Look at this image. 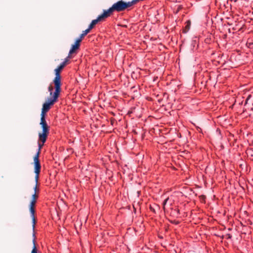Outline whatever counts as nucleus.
Returning <instances> with one entry per match:
<instances>
[{
  "instance_id": "2",
  "label": "nucleus",
  "mask_w": 253,
  "mask_h": 253,
  "mask_svg": "<svg viewBox=\"0 0 253 253\" xmlns=\"http://www.w3.org/2000/svg\"><path fill=\"white\" fill-rule=\"evenodd\" d=\"M61 91V88L55 87V91L53 93L52 98L48 99V101L43 103L42 105L41 117H45L46 113L50 110L51 106L58 101Z\"/></svg>"
},
{
  "instance_id": "6",
  "label": "nucleus",
  "mask_w": 253,
  "mask_h": 253,
  "mask_svg": "<svg viewBox=\"0 0 253 253\" xmlns=\"http://www.w3.org/2000/svg\"><path fill=\"white\" fill-rule=\"evenodd\" d=\"M39 156L38 154H36L34 158L35 173L37 172H41V165L39 160Z\"/></svg>"
},
{
  "instance_id": "21",
  "label": "nucleus",
  "mask_w": 253,
  "mask_h": 253,
  "mask_svg": "<svg viewBox=\"0 0 253 253\" xmlns=\"http://www.w3.org/2000/svg\"><path fill=\"white\" fill-rule=\"evenodd\" d=\"M248 100H249V97H248V98L246 100V104L247 103V101H248Z\"/></svg>"
},
{
  "instance_id": "22",
  "label": "nucleus",
  "mask_w": 253,
  "mask_h": 253,
  "mask_svg": "<svg viewBox=\"0 0 253 253\" xmlns=\"http://www.w3.org/2000/svg\"><path fill=\"white\" fill-rule=\"evenodd\" d=\"M171 222L173 223H175V224H177L178 223V222Z\"/></svg>"
},
{
  "instance_id": "16",
  "label": "nucleus",
  "mask_w": 253,
  "mask_h": 253,
  "mask_svg": "<svg viewBox=\"0 0 253 253\" xmlns=\"http://www.w3.org/2000/svg\"><path fill=\"white\" fill-rule=\"evenodd\" d=\"M48 91L50 92V95H53V94H52V91H53V87H52V86L51 85H50L48 86Z\"/></svg>"
},
{
  "instance_id": "9",
  "label": "nucleus",
  "mask_w": 253,
  "mask_h": 253,
  "mask_svg": "<svg viewBox=\"0 0 253 253\" xmlns=\"http://www.w3.org/2000/svg\"><path fill=\"white\" fill-rule=\"evenodd\" d=\"M169 214L170 216L173 217H178L179 215V210L176 207H175L174 209L171 208Z\"/></svg>"
},
{
  "instance_id": "24",
  "label": "nucleus",
  "mask_w": 253,
  "mask_h": 253,
  "mask_svg": "<svg viewBox=\"0 0 253 253\" xmlns=\"http://www.w3.org/2000/svg\"><path fill=\"white\" fill-rule=\"evenodd\" d=\"M171 222L173 223H175V224H177L178 223V222Z\"/></svg>"
},
{
  "instance_id": "26",
  "label": "nucleus",
  "mask_w": 253,
  "mask_h": 253,
  "mask_svg": "<svg viewBox=\"0 0 253 253\" xmlns=\"http://www.w3.org/2000/svg\"><path fill=\"white\" fill-rule=\"evenodd\" d=\"M252 143V145H253V140Z\"/></svg>"
},
{
  "instance_id": "18",
  "label": "nucleus",
  "mask_w": 253,
  "mask_h": 253,
  "mask_svg": "<svg viewBox=\"0 0 253 253\" xmlns=\"http://www.w3.org/2000/svg\"><path fill=\"white\" fill-rule=\"evenodd\" d=\"M34 191H35V193H37V194H39V189L38 187V185H37L36 184V185L34 187Z\"/></svg>"
},
{
  "instance_id": "20",
  "label": "nucleus",
  "mask_w": 253,
  "mask_h": 253,
  "mask_svg": "<svg viewBox=\"0 0 253 253\" xmlns=\"http://www.w3.org/2000/svg\"><path fill=\"white\" fill-rule=\"evenodd\" d=\"M196 128H197V130L199 132H200V133H202V129L199 127V126H196Z\"/></svg>"
},
{
  "instance_id": "23",
  "label": "nucleus",
  "mask_w": 253,
  "mask_h": 253,
  "mask_svg": "<svg viewBox=\"0 0 253 253\" xmlns=\"http://www.w3.org/2000/svg\"><path fill=\"white\" fill-rule=\"evenodd\" d=\"M171 222L173 223H175V224H177L178 223V222Z\"/></svg>"
},
{
  "instance_id": "13",
  "label": "nucleus",
  "mask_w": 253,
  "mask_h": 253,
  "mask_svg": "<svg viewBox=\"0 0 253 253\" xmlns=\"http://www.w3.org/2000/svg\"><path fill=\"white\" fill-rule=\"evenodd\" d=\"M191 26V21L190 20H187L185 22V26L184 29L183 30V33H187L190 29Z\"/></svg>"
},
{
  "instance_id": "5",
  "label": "nucleus",
  "mask_w": 253,
  "mask_h": 253,
  "mask_svg": "<svg viewBox=\"0 0 253 253\" xmlns=\"http://www.w3.org/2000/svg\"><path fill=\"white\" fill-rule=\"evenodd\" d=\"M107 18L108 17L103 12V13L99 15L96 19L93 20L91 21L87 29L90 31L99 22L104 21L105 19Z\"/></svg>"
},
{
  "instance_id": "25",
  "label": "nucleus",
  "mask_w": 253,
  "mask_h": 253,
  "mask_svg": "<svg viewBox=\"0 0 253 253\" xmlns=\"http://www.w3.org/2000/svg\"><path fill=\"white\" fill-rule=\"evenodd\" d=\"M252 152L253 153V151H252ZM251 156H252V157H253V154H251Z\"/></svg>"
},
{
  "instance_id": "10",
  "label": "nucleus",
  "mask_w": 253,
  "mask_h": 253,
  "mask_svg": "<svg viewBox=\"0 0 253 253\" xmlns=\"http://www.w3.org/2000/svg\"><path fill=\"white\" fill-rule=\"evenodd\" d=\"M48 134L44 132L40 133L39 135V141L44 143L47 139Z\"/></svg>"
},
{
  "instance_id": "11",
  "label": "nucleus",
  "mask_w": 253,
  "mask_h": 253,
  "mask_svg": "<svg viewBox=\"0 0 253 253\" xmlns=\"http://www.w3.org/2000/svg\"><path fill=\"white\" fill-rule=\"evenodd\" d=\"M33 237H34V239L33 240V243L34 244V247L33 248L31 253H39L38 252V251L36 246V236H35V232H34V233H33Z\"/></svg>"
},
{
  "instance_id": "19",
  "label": "nucleus",
  "mask_w": 253,
  "mask_h": 253,
  "mask_svg": "<svg viewBox=\"0 0 253 253\" xmlns=\"http://www.w3.org/2000/svg\"><path fill=\"white\" fill-rule=\"evenodd\" d=\"M168 200H169V198H167L166 200H165V201L163 202V209L164 210H165V206H166V203H167V201H168Z\"/></svg>"
},
{
  "instance_id": "17",
  "label": "nucleus",
  "mask_w": 253,
  "mask_h": 253,
  "mask_svg": "<svg viewBox=\"0 0 253 253\" xmlns=\"http://www.w3.org/2000/svg\"><path fill=\"white\" fill-rule=\"evenodd\" d=\"M38 194L37 193H34L33 195H32V200H35L36 201L37 200L38 198Z\"/></svg>"
},
{
  "instance_id": "3",
  "label": "nucleus",
  "mask_w": 253,
  "mask_h": 253,
  "mask_svg": "<svg viewBox=\"0 0 253 253\" xmlns=\"http://www.w3.org/2000/svg\"><path fill=\"white\" fill-rule=\"evenodd\" d=\"M71 58L69 55L65 59L64 61L60 64V65L55 70V77L53 80V83L55 87L61 88V81L60 76V72L64 68V67L69 63L70 59Z\"/></svg>"
},
{
  "instance_id": "8",
  "label": "nucleus",
  "mask_w": 253,
  "mask_h": 253,
  "mask_svg": "<svg viewBox=\"0 0 253 253\" xmlns=\"http://www.w3.org/2000/svg\"><path fill=\"white\" fill-rule=\"evenodd\" d=\"M81 42L79 40H77L74 43L72 46V48L70 49L69 54L70 56L71 54L74 53H76V51L78 50L80 46Z\"/></svg>"
},
{
  "instance_id": "12",
  "label": "nucleus",
  "mask_w": 253,
  "mask_h": 253,
  "mask_svg": "<svg viewBox=\"0 0 253 253\" xmlns=\"http://www.w3.org/2000/svg\"><path fill=\"white\" fill-rule=\"evenodd\" d=\"M90 32V31L89 29H87L85 30L82 33V34L80 36L79 38L77 39L81 42L83 40L84 36H85L88 33Z\"/></svg>"
},
{
  "instance_id": "7",
  "label": "nucleus",
  "mask_w": 253,
  "mask_h": 253,
  "mask_svg": "<svg viewBox=\"0 0 253 253\" xmlns=\"http://www.w3.org/2000/svg\"><path fill=\"white\" fill-rule=\"evenodd\" d=\"M40 125L42 126V132L49 133V126L46 123L45 117H41Z\"/></svg>"
},
{
  "instance_id": "4",
  "label": "nucleus",
  "mask_w": 253,
  "mask_h": 253,
  "mask_svg": "<svg viewBox=\"0 0 253 253\" xmlns=\"http://www.w3.org/2000/svg\"><path fill=\"white\" fill-rule=\"evenodd\" d=\"M37 201L35 200H31V202L30 204V211L31 213V216L32 217V227H33V232H35V225L36 223V217H35V206L36 204Z\"/></svg>"
},
{
  "instance_id": "15",
  "label": "nucleus",
  "mask_w": 253,
  "mask_h": 253,
  "mask_svg": "<svg viewBox=\"0 0 253 253\" xmlns=\"http://www.w3.org/2000/svg\"><path fill=\"white\" fill-rule=\"evenodd\" d=\"M40 172H37V173H35L36 174V175H35V182H36V184L37 185H38V181H39V176H40Z\"/></svg>"
},
{
  "instance_id": "14",
  "label": "nucleus",
  "mask_w": 253,
  "mask_h": 253,
  "mask_svg": "<svg viewBox=\"0 0 253 253\" xmlns=\"http://www.w3.org/2000/svg\"><path fill=\"white\" fill-rule=\"evenodd\" d=\"M41 142L40 141H39L38 142V146H39V149H38V151L37 153V154H39V156H40V153H41V149L42 148V146H43L44 144V143H43L42 142L41 143Z\"/></svg>"
},
{
  "instance_id": "1",
  "label": "nucleus",
  "mask_w": 253,
  "mask_h": 253,
  "mask_svg": "<svg viewBox=\"0 0 253 253\" xmlns=\"http://www.w3.org/2000/svg\"><path fill=\"white\" fill-rule=\"evenodd\" d=\"M138 0H133L131 1L125 2L123 0H119L114 3L111 7L107 10H104L103 12L107 17L112 15L114 12H120L125 11L128 8L135 4Z\"/></svg>"
}]
</instances>
